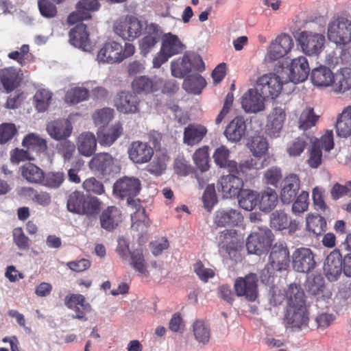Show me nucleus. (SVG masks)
Here are the masks:
<instances>
[{
	"instance_id": "f257e3e1",
	"label": "nucleus",
	"mask_w": 351,
	"mask_h": 351,
	"mask_svg": "<svg viewBox=\"0 0 351 351\" xmlns=\"http://www.w3.org/2000/svg\"><path fill=\"white\" fill-rule=\"evenodd\" d=\"M288 308L285 323L287 328L301 330L308 326V313L305 305L304 292L299 285H291L286 291Z\"/></svg>"
},
{
	"instance_id": "f03ea898",
	"label": "nucleus",
	"mask_w": 351,
	"mask_h": 351,
	"mask_svg": "<svg viewBox=\"0 0 351 351\" xmlns=\"http://www.w3.org/2000/svg\"><path fill=\"white\" fill-rule=\"evenodd\" d=\"M274 70L275 73L263 74L256 80V88L267 98H276L280 95L283 84L287 83L283 72L280 71L278 65Z\"/></svg>"
},
{
	"instance_id": "7ed1b4c3",
	"label": "nucleus",
	"mask_w": 351,
	"mask_h": 351,
	"mask_svg": "<svg viewBox=\"0 0 351 351\" xmlns=\"http://www.w3.org/2000/svg\"><path fill=\"white\" fill-rule=\"evenodd\" d=\"M306 292L316 300V306L320 308L328 306L332 292L325 284V280L321 275L310 276L307 278L305 285Z\"/></svg>"
},
{
	"instance_id": "20e7f679",
	"label": "nucleus",
	"mask_w": 351,
	"mask_h": 351,
	"mask_svg": "<svg viewBox=\"0 0 351 351\" xmlns=\"http://www.w3.org/2000/svg\"><path fill=\"white\" fill-rule=\"evenodd\" d=\"M204 68L201 56L194 52H186L182 58L171 62V75L178 78H182L192 71H202Z\"/></svg>"
},
{
	"instance_id": "39448f33",
	"label": "nucleus",
	"mask_w": 351,
	"mask_h": 351,
	"mask_svg": "<svg viewBox=\"0 0 351 351\" xmlns=\"http://www.w3.org/2000/svg\"><path fill=\"white\" fill-rule=\"evenodd\" d=\"M328 38L337 45H347L351 42V21L340 16L330 21L327 29Z\"/></svg>"
},
{
	"instance_id": "423d86ee",
	"label": "nucleus",
	"mask_w": 351,
	"mask_h": 351,
	"mask_svg": "<svg viewBox=\"0 0 351 351\" xmlns=\"http://www.w3.org/2000/svg\"><path fill=\"white\" fill-rule=\"evenodd\" d=\"M273 234L267 227L258 228L247 238L246 247L250 254L261 255L271 246Z\"/></svg>"
},
{
	"instance_id": "0eeeda50",
	"label": "nucleus",
	"mask_w": 351,
	"mask_h": 351,
	"mask_svg": "<svg viewBox=\"0 0 351 351\" xmlns=\"http://www.w3.org/2000/svg\"><path fill=\"white\" fill-rule=\"evenodd\" d=\"M114 32L124 40L132 41L142 33L143 24L134 16L119 18L114 23Z\"/></svg>"
},
{
	"instance_id": "6e6552de",
	"label": "nucleus",
	"mask_w": 351,
	"mask_h": 351,
	"mask_svg": "<svg viewBox=\"0 0 351 351\" xmlns=\"http://www.w3.org/2000/svg\"><path fill=\"white\" fill-rule=\"evenodd\" d=\"M219 252L223 256L236 260L241 247L237 231L225 230L219 233L217 238Z\"/></svg>"
},
{
	"instance_id": "1a4fd4ad",
	"label": "nucleus",
	"mask_w": 351,
	"mask_h": 351,
	"mask_svg": "<svg viewBox=\"0 0 351 351\" xmlns=\"http://www.w3.org/2000/svg\"><path fill=\"white\" fill-rule=\"evenodd\" d=\"M278 66L280 71L283 72L287 82H302L308 77L310 71L308 61L304 56L293 59L289 66L283 67L280 64Z\"/></svg>"
},
{
	"instance_id": "9d476101",
	"label": "nucleus",
	"mask_w": 351,
	"mask_h": 351,
	"mask_svg": "<svg viewBox=\"0 0 351 351\" xmlns=\"http://www.w3.org/2000/svg\"><path fill=\"white\" fill-rule=\"evenodd\" d=\"M326 38L324 34L309 31L302 32L298 42L303 52L308 56H317L324 49Z\"/></svg>"
},
{
	"instance_id": "9b49d317",
	"label": "nucleus",
	"mask_w": 351,
	"mask_h": 351,
	"mask_svg": "<svg viewBox=\"0 0 351 351\" xmlns=\"http://www.w3.org/2000/svg\"><path fill=\"white\" fill-rule=\"evenodd\" d=\"M265 162V160H261L258 158L241 160L239 164L237 162H232L229 165V172L247 181L254 176L258 170L267 165Z\"/></svg>"
},
{
	"instance_id": "f8f14e48",
	"label": "nucleus",
	"mask_w": 351,
	"mask_h": 351,
	"mask_svg": "<svg viewBox=\"0 0 351 351\" xmlns=\"http://www.w3.org/2000/svg\"><path fill=\"white\" fill-rule=\"evenodd\" d=\"M141 181L134 177L125 176L114 184L113 192L119 197L127 198L128 204L135 202L132 197L136 196L141 190Z\"/></svg>"
},
{
	"instance_id": "ddd939ff",
	"label": "nucleus",
	"mask_w": 351,
	"mask_h": 351,
	"mask_svg": "<svg viewBox=\"0 0 351 351\" xmlns=\"http://www.w3.org/2000/svg\"><path fill=\"white\" fill-rule=\"evenodd\" d=\"M243 187V178L231 173L221 176L217 182L218 191L224 199L236 197Z\"/></svg>"
},
{
	"instance_id": "4468645a",
	"label": "nucleus",
	"mask_w": 351,
	"mask_h": 351,
	"mask_svg": "<svg viewBox=\"0 0 351 351\" xmlns=\"http://www.w3.org/2000/svg\"><path fill=\"white\" fill-rule=\"evenodd\" d=\"M258 277L255 274H250L244 278H238L234 282V289L237 296H243L250 302L258 297Z\"/></svg>"
},
{
	"instance_id": "2eb2a0df",
	"label": "nucleus",
	"mask_w": 351,
	"mask_h": 351,
	"mask_svg": "<svg viewBox=\"0 0 351 351\" xmlns=\"http://www.w3.org/2000/svg\"><path fill=\"white\" fill-rule=\"evenodd\" d=\"M292 266L300 273H308L316 266L315 256L310 248L299 247L292 254Z\"/></svg>"
},
{
	"instance_id": "dca6fc26",
	"label": "nucleus",
	"mask_w": 351,
	"mask_h": 351,
	"mask_svg": "<svg viewBox=\"0 0 351 351\" xmlns=\"http://www.w3.org/2000/svg\"><path fill=\"white\" fill-rule=\"evenodd\" d=\"M290 263V255L288 247L285 243H275L271 248L269 264L274 271H285Z\"/></svg>"
},
{
	"instance_id": "f3484780",
	"label": "nucleus",
	"mask_w": 351,
	"mask_h": 351,
	"mask_svg": "<svg viewBox=\"0 0 351 351\" xmlns=\"http://www.w3.org/2000/svg\"><path fill=\"white\" fill-rule=\"evenodd\" d=\"M293 45V40L291 36L284 34L277 36L269 47L268 60L274 61L282 58L291 51Z\"/></svg>"
},
{
	"instance_id": "a211bd4d",
	"label": "nucleus",
	"mask_w": 351,
	"mask_h": 351,
	"mask_svg": "<svg viewBox=\"0 0 351 351\" xmlns=\"http://www.w3.org/2000/svg\"><path fill=\"white\" fill-rule=\"evenodd\" d=\"M128 154L134 163L142 165L150 161L154 155V149L148 143L136 141L130 145Z\"/></svg>"
},
{
	"instance_id": "6ab92c4d",
	"label": "nucleus",
	"mask_w": 351,
	"mask_h": 351,
	"mask_svg": "<svg viewBox=\"0 0 351 351\" xmlns=\"http://www.w3.org/2000/svg\"><path fill=\"white\" fill-rule=\"evenodd\" d=\"M64 304L69 309L73 310L75 314L72 315L74 319L86 321V313L91 311L92 308L84 295L81 294H70L65 297Z\"/></svg>"
},
{
	"instance_id": "aec40b11",
	"label": "nucleus",
	"mask_w": 351,
	"mask_h": 351,
	"mask_svg": "<svg viewBox=\"0 0 351 351\" xmlns=\"http://www.w3.org/2000/svg\"><path fill=\"white\" fill-rule=\"evenodd\" d=\"M343 271V259L340 252L334 250L327 256L324 264V272L329 281L337 280Z\"/></svg>"
},
{
	"instance_id": "412c9836",
	"label": "nucleus",
	"mask_w": 351,
	"mask_h": 351,
	"mask_svg": "<svg viewBox=\"0 0 351 351\" xmlns=\"http://www.w3.org/2000/svg\"><path fill=\"white\" fill-rule=\"evenodd\" d=\"M256 88H250L241 98V106L247 112L256 113L265 109V97Z\"/></svg>"
},
{
	"instance_id": "4be33fe9",
	"label": "nucleus",
	"mask_w": 351,
	"mask_h": 351,
	"mask_svg": "<svg viewBox=\"0 0 351 351\" xmlns=\"http://www.w3.org/2000/svg\"><path fill=\"white\" fill-rule=\"evenodd\" d=\"M285 119V110L281 107L274 108L267 117L266 133L271 138L279 136Z\"/></svg>"
},
{
	"instance_id": "5701e85b",
	"label": "nucleus",
	"mask_w": 351,
	"mask_h": 351,
	"mask_svg": "<svg viewBox=\"0 0 351 351\" xmlns=\"http://www.w3.org/2000/svg\"><path fill=\"white\" fill-rule=\"evenodd\" d=\"M46 130L51 138L62 141L71 135L73 125L68 119H59L49 122L47 124Z\"/></svg>"
},
{
	"instance_id": "b1692460",
	"label": "nucleus",
	"mask_w": 351,
	"mask_h": 351,
	"mask_svg": "<svg viewBox=\"0 0 351 351\" xmlns=\"http://www.w3.org/2000/svg\"><path fill=\"white\" fill-rule=\"evenodd\" d=\"M243 220L240 211L232 208H220L214 216V223L219 227L236 226Z\"/></svg>"
},
{
	"instance_id": "393cba45",
	"label": "nucleus",
	"mask_w": 351,
	"mask_h": 351,
	"mask_svg": "<svg viewBox=\"0 0 351 351\" xmlns=\"http://www.w3.org/2000/svg\"><path fill=\"white\" fill-rule=\"evenodd\" d=\"M88 36L86 26L84 23H80L70 30L69 42L71 45L82 49L84 51H90L93 47Z\"/></svg>"
},
{
	"instance_id": "a878e982",
	"label": "nucleus",
	"mask_w": 351,
	"mask_h": 351,
	"mask_svg": "<svg viewBox=\"0 0 351 351\" xmlns=\"http://www.w3.org/2000/svg\"><path fill=\"white\" fill-rule=\"evenodd\" d=\"M280 191V199L283 204H289L295 199L300 188V180L298 176L291 173L287 176L283 182Z\"/></svg>"
},
{
	"instance_id": "bb28decb",
	"label": "nucleus",
	"mask_w": 351,
	"mask_h": 351,
	"mask_svg": "<svg viewBox=\"0 0 351 351\" xmlns=\"http://www.w3.org/2000/svg\"><path fill=\"white\" fill-rule=\"evenodd\" d=\"M97 60L99 63L121 62L123 61L121 56V45L114 41L106 43L99 51Z\"/></svg>"
},
{
	"instance_id": "cd10ccee",
	"label": "nucleus",
	"mask_w": 351,
	"mask_h": 351,
	"mask_svg": "<svg viewBox=\"0 0 351 351\" xmlns=\"http://www.w3.org/2000/svg\"><path fill=\"white\" fill-rule=\"evenodd\" d=\"M162 82L160 78H149L143 75L135 78L132 83V87L133 90L136 93L148 94L158 90Z\"/></svg>"
},
{
	"instance_id": "c85d7f7f",
	"label": "nucleus",
	"mask_w": 351,
	"mask_h": 351,
	"mask_svg": "<svg viewBox=\"0 0 351 351\" xmlns=\"http://www.w3.org/2000/svg\"><path fill=\"white\" fill-rule=\"evenodd\" d=\"M114 159L108 153L102 152L95 155L89 162L91 169L104 175L110 174L113 171Z\"/></svg>"
},
{
	"instance_id": "c756f323",
	"label": "nucleus",
	"mask_w": 351,
	"mask_h": 351,
	"mask_svg": "<svg viewBox=\"0 0 351 351\" xmlns=\"http://www.w3.org/2000/svg\"><path fill=\"white\" fill-rule=\"evenodd\" d=\"M101 227L107 230H113L122 221L121 213L115 206H108L104 209L99 217Z\"/></svg>"
},
{
	"instance_id": "7c9ffc66",
	"label": "nucleus",
	"mask_w": 351,
	"mask_h": 351,
	"mask_svg": "<svg viewBox=\"0 0 351 351\" xmlns=\"http://www.w3.org/2000/svg\"><path fill=\"white\" fill-rule=\"evenodd\" d=\"M207 134L205 126L197 123H190L184 130L183 143L189 146L199 143Z\"/></svg>"
},
{
	"instance_id": "2f4dec72",
	"label": "nucleus",
	"mask_w": 351,
	"mask_h": 351,
	"mask_svg": "<svg viewBox=\"0 0 351 351\" xmlns=\"http://www.w3.org/2000/svg\"><path fill=\"white\" fill-rule=\"evenodd\" d=\"M138 97L129 93L121 92L116 101L115 106L120 112L124 114H134L138 111Z\"/></svg>"
},
{
	"instance_id": "473e14b6",
	"label": "nucleus",
	"mask_w": 351,
	"mask_h": 351,
	"mask_svg": "<svg viewBox=\"0 0 351 351\" xmlns=\"http://www.w3.org/2000/svg\"><path fill=\"white\" fill-rule=\"evenodd\" d=\"M246 124L243 117H236L226 127L224 134L232 142L239 141L245 134Z\"/></svg>"
},
{
	"instance_id": "72a5a7b5",
	"label": "nucleus",
	"mask_w": 351,
	"mask_h": 351,
	"mask_svg": "<svg viewBox=\"0 0 351 351\" xmlns=\"http://www.w3.org/2000/svg\"><path fill=\"white\" fill-rule=\"evenodd\" d=\"M77 146L79 153L86 157L92 156L96 151L97 139L93 133L85 132L77 138Z\"/></svg>"
},
{
	"instance_id": "f704fd0d",
	"label": "nucleus",
	"mask_w": 351,
	"mask_h": 351,
	"mask_svg": "<svg viewBox=\"0 0 351 351\" xmlns=\"http://www.w3.org/2000/svg\"><path fill=\"white\" fill-rule=\"evenodd\" d=\"M311 80L313 85L317 87H328L332 84L334 73L329 68L320 66L312 70Z\"/></svg>"
},
{
	"instance_id": "c9c22d12",
	"label": "nucleus",
	"mask_w": 351,
	"mask_h": 351,
	"mask_svg": "<svg viewBox=\"0 0 351 351\" xmlns=\"http://www.w3.org/2000/svg\"><path fill=\"white\" fill-rule=\"evenodd\" d=\"M147 29L149 34L139 42L141 53L143 56H146L155 47L160 38L158 25L151 23L147 25Z\"/></svg>"
},
{
	"instance_id": "e433bc0d",
	"label": "nucleus",
	"mask_w": 351,
	"mask_h": 351,
	"mask_svg": "<svg viewBox=\"0 0 351 351\" xmlns=\"http://www.w3.org/2000/svg\"><path fill=\"white\" fill-rule=\"evenodd\" d=\"M332 90L337 93H343L351 88V71L348 69H341L334 74L332 84Z\"/></svg>"
},
{
	"instance_id": "4c0bfd02",
	"label": "nucleus",
	"mask_w": 351,
	"mask_h": 351,
	"mask_svg": "<svg viewBox=\"0 0 351 351\" xmlns=\"http://www.w3.org/2000/svg\"><path fill=\"white\" fill-rule=\"evenodd\" d=\"M335 128L339 137L347 138L351 135V106L344 108L339 114Z\"/></svg>"
},
{
	"instance_id": "58836bf2",
	"label": "nucleus",
	"mask_w": 351,
	"mask_h": 351,
	"mask_svg": "<svg viewBox=\"0 0 351 351\" xmlns=\"http://www.w3.org/2000/svg\"><path fill=\"white\" fill-rule=\"evenodd\" d=\"M22 177L28 182L41 184L44 180V171L36 165L27 162L21 167Z\"/></svg>"
},
{
	"instance_id": "ea45409f",
	"label": "nucleus",
	"mask_w": 351,
	"mask_h": 351,
	"mask_svg": "<svg viewBox=\"0 0 351 351\" xmlns=\"http://www.w3.org/2000/svg\"><path fill=\"white\" fill-rule=\"evenodd\" d=\"M22 145L31 153H44L47 149L46 141L34 133L27 134L22 141Z\"/></svg>"
},
{
	"instance_id": "a19ab883",
	"label": "nucleus",
	"mask_w": 351,
	"mask_h": 351,
	"mask_svg": "<svg viewBox=\"0 0 351 351\" xmlns=\"http://www.w3.org/2000/svg\"><path fill=\"white\" fill-rule=\"evenodd\" d=\"M0 81L7 93L13 90L20 82L17 70L13 67L0 70Z\"/></svg>"
},
{
	"instance_id": "79ce46f5",
	"label": "nucleus",
	"mask_w": 351,
	"mask_h": 351,
	"mask_svg": "<svg viewBox=\"0 0 351 351\" xmlns=\"http://www.w3.org/2000/svg\"><path fill=\"white\" fill-rule=\"evenodd\" d=\"M184 48V45L179 38L171 33L165 34L162 38L161 49L169 54V56L180 53Z\"/></svg>"
},
{
	"instance_id": "37998d69",
	"label": "nucleus",
	"mask_w": 351,
	"mask_h": 351,
	"mask_svg": "<svg viewBox=\"0 0 351 351\" xmlns=\"http://www.w3.org/2000/svg\"><path fill=\"white\" fill-rule=\"evenodd\" d=\"M136 211L131 215L132 229L143 233L149 226V219L145 215V210L139 204L136 206Z\"/></svg>"
},
{
	"instance_id": "c03bdc74",
	"label": "nucleus",
	"mask_w": 351,
	"mask_h": 351,
	"mask_svg": "<svg viewBox=\"0 0 351 351\" xmlns=\"http://www.w3.org/2000/svg\"><path fill=\"white\" fill-rule=\"evenodd\" d=\"M258 197L259 195L256 191L242 189L236 197L238 198L241 208L246 210H252L257 205Z\"/></svg>"
},
{
	"instance_id": "a18cd8bd",
	"label": "nucleus",
	"mask_w": 351,
	"mask_h": 351,
	"mask_svg": "<svg viewBox=\"0 0 351 351\" xmlns=\"http://www.w3.org/2000/svg\"><path fill=\"white\" fill-rule=\"evenodd\" d=\"M206 82L205 79L199 74L189 75L183 82V88L186 91L199 95L203 88L206 86Z\"/></svg>"
},
{
	"instance_id": "49530a36",
	"label": "nucleus",
	"mask_w": 351,
	"mask_h": 351,
	"mask_svg": "<svg viewBox=\"0 0 351 351\" xmlns=\"http://www.w3.org/2000/svg\"><path fill=\"white\" fill-rule=\"evenodd\" d=\"M278 202V198L276 191L268 188L261 194L259 202L260 209L265 213H269L274 209Z\"/></svg>"
},
{
	"instance_id": "de8ad7c7",
	"label": "nucleus",
	"mask_w": 351,
	"mask_h": 351,
	"mask_svg": "<svg viewBox=\"0 0 351 351\" xmlns=\"http://www.w3.org/2000/svg\"><path fill=\"white\" fill-rule=\"evenodd\" d=\"M193 332L195 339L199 343L206 345L210 337V330L207 324L203 320H196L193 324Z\"/></svg>"
},
{
	"instance_id": "09e8293b",
	"label": "nucleus",
	"mask_w": 351,
	"mask_h": 351,
	"mask_svg": "<svg viewBox=\"0 0 351 351\" xmlns=\"http://www.w3.org/2000/svg\"><path fill=\"white\" fill-rule=\"evenodd\" d=\"M249 147L256 158L260 159L267 153L269 144L265 137L256 136L252 138Z\"/></svg>"
},
{
	"instance_id": "8fccbe9b",
	"label": "nucleus",
	"mask_w": 351,
	"mask_h": 351,
	"mask_svg": "<svg viewBox=\"0 0 351 351\" xmlns=\"http://www.w3.org/2000/svg\"><path fill=\"white\" fill-rule=\"evenodd\" d=\"M130 265L136 272L140 274L147 273V263L142 250L136 249L130 254Z\"/></svg>"
},
{
	"instance_id": "3c124183",
	"label": "nucleus",
	"mask_w": 351,
	"mask_h": 351,
	"mask_svg": "<svg viewBox=\"0 0 351 351\" xmlns=\"http://www.w3.org/2000/svg\"><path fill=\"white\" fill-rule=\"evenodd\" d=\"M306 228L313 235H321L326 229V221L320 215H308L306 217Z\"/></svg>"
},
{
	"instance_id": "603ef678",
	"label": "nucleus",
	"mask_w": 351,
	"mask_h": 351,
	"mask_svg": "<svg viewBox=\"0 0 351 351\" xmlns=\"http://www.w3.org/2000/svg\"><path fill=\"white\" fill-rule=\"evenodd\" d=\"M123 133V128L119 123L113 125L109 132L97 133L99 143L101 145H111Z\"/></svg>"
},
{
	"instance_id": "864d4df0",
	"label": "nucleus",
	"mask_w": 351,
	"mask_h": 351,
	"mask_svg": "<svg viewBox=\"0 0 351 351\" xmlns=\"http://www.w3.org/2000/svg\"><path fill=\"white\" fill-rule=\"evenodd\" d=\"M86 197L82 192L75 191L71 193L67 199V209L69 211L80 214L82 211V207L84 206Z\"/></svg>"
},
{
	"instance_id": "5fc2aeb1",
	"label": "nucleus",
	"mask_w": 351,
	"mask_h": 351,
	"mask_svg": "<svg viewBox=\"0 0 351 351\" xmlns=\"http://www.w3.org/2000/svg\"><path fill=\"white\" fill-rule=\"evenodd\" d=\"M52 93L47 89H39L36 91L34 99L36 110L43 112L47 110L51 100Z\"/></svg>"
},
{
	"instance_id": "6e6d98bb",
	"label": "nucleus",
	"mask_w": 351,
	"mask_h": 351,
	"mask_svg": "<svg viewBox=\"0 0 351 351\" xmlns=\"http://www.w3.org/2000/svg\"><path fill=\"white\" fill-rule=\"evenodd\" d=\"M193 158L195 164L202 172L209 169V154L207 146L197 149L193 154Z\"/></svg>"
},
{
	"instance_id": "4d7b16f0",
	"label": "nucleus",
	"mask_w": 351,
	"mask_h": 351,
	"mask_svg": "<svg viewBox=\"0 0 351 351\" xmlns=\"http://www.w3.org/2000/svg\"><path fill=\"white\" fill-rule=\"evenodd\" d=\"M101 208V202L96 197L88 196L86 197L82 211L80 215H85L87 217L97 215Z\"/></svg>"
},
{
	"instance_id": "13d9d810",
	"label": "nucleus",
	"mask_w": 351,
	"mask_h": 351,
	"mask_svg": "<svg viewBox=\"0 0 351 351\" xmlns=\"http://www.w3.org/2000/svg\"><path fill=\"white\" fill-rule=\"evenodd\" d=\"M88 97V91L84 88L76 87L68 90L65 95V101L71 104H78L86 100Z\"/></svg>"
},
{
	"instance_id": "bf43d9fd",
	"label": "nucleus",
	"mask_w": 351,
	"mask_h": 351,
	"mask_svg": "<svg viewBox=\"0 0 351 351\" xmlns=\"http://www.w3.org/2000/svg\"><path fill=\"white\" fill-rule=\"evenodd\" d=\"M317 119L318 117L315 114L313 109L307 108L300 114L299 119L300 128L303 130H307L315 125Z\"/></svg>"
},
{
	"instance_id": "052dcab7",
	"label": "nucleus",
	"mask_w": 351,
	"mask_h": 351,
	"mask_svg": "<svg viewBox=\"0 0 351 351\" xmlns=\"http://www.w3.org/2000/svg\"><path fill=\"white\" fill-rule=\"evenodd\" d=\"M59 141L56 147L57 152L62 156L64 161H69L75 152V145L67 138Z\"/></svg>"
},
{
	"instance_id": "680f3d73",
	"label": "nucleus",
	"mask_w": 351,
	"mask_h": 351,
	"mask_svg": "<svg viewBox=\"0 0 351 351\" xmlns=\"http://www.w3.org/2000/svg\"><path fill=\"white\" fill-rule=\"evenodd\" d=\"M23 191L27 195L32 196V199L34 202L43 206H48L51 203V195L47 192H38L32 187H24L23 188Z\"/></svg>"
},
{
	"instance_id": "e2e57ef3",
	"label": "nucleus",
	"mask_w": 351,
	"mask_h": 351,
	"mask_svg": "<svg viewBox=\"0 0 351 351\" xmlns=\"http://www.w3.org/2000/svg\"><path fill=\"white\" fill-rule=\"evenodd\" d=\"M230 152L225 146H221L216 149L213 158L216 165L221 168H227L229 171V165L234 160H229Z\"/></svg>"
},
{
	"instance_id": "0e129e2a",
	"label": "nucleus",
	"mask_w": 351,
	"mask_h": 351,
	"mask_svg": "<svg viewBox=\"0 0 351 351\" xmlns=\"http://www.w3.org/2000/svg\"><path fill=\"white\" fill-rule=\"evenodd\" d=\"M289 223L287 215L282 210H276L271 215L270 223L274 228L279 230L286 229Z\"/></svg>"
},
{
	"instance_id": "69168bd1",
	"label": "nucleus",
	"mask_w": 351,
	"mask_h": 351,
	"mask_svg": "<svg viewBox=\"0 0 351 351\" xmlns=\"http://www.w3.org/2000/svg\"><path fill=\"white\" fill-rule=\"evenodd\" d=\"M114 110L110 108H104L97 110L93 115L96 125L104 127L113 118Z\"/></svg>"
},
{
	"instance_id": "338daca9",
	"label": "nucleus",
	"mask_w": 351,
	"mask_h": 351,
	"mask_svg": "<svg viewBox=\"0 0 351 351\" xmlns=\"http://www.w3.org/2000/svg\"><path fill=\"white\" fill-rule=\"evenodd\" d=\"M202 202L204 208L210 211L217 202L215 185L209 184L206 186L202 195Z\"/></svg>"
},
{
	"instance_id": "774afa93",
	"label": "nucleus",
	"mask_w": 351,
	"mask_h": 351,
	"mask_svg": "<svg viewBox=\"0 0 351 351\" xmlns=\"http://www.w3.org/2000/svg\"><path fill=\"white\" fill-rule=\"evenodd\" d=\"M292 206V211L295 215H300L306 211L308 208V193L302 191L298 196H296Z\"/></svg>"
}]
</instances>
